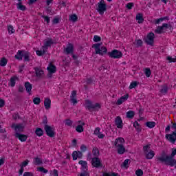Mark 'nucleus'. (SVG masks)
I'll return each instance as SVG.
<instances>
[{"instance_id": "2eb2a0df", "label": "nucleus", "mask_w": 176, "mask_h": 176, "mask_svg": "<svg viewBox=\"0 0 176 176\" xmlns=\"http://www.w3.org/2000/svg\"><path fill=\"white\" fill-rule=\"evenodd\" d=\"M128 98H129V94L122 96L117 100L116 105H122V104H123L124 101H127Z\"/></svg>"}, {"instance_id": "de8ad7c7", "label": "nucleus", "mask_w": 176, "mask_h": 176, "mask_svg": "<svg viewBox=\"0 0 176 176\" xmlns=\"http://www.w3.org/2000/svg\"><path fill=\"white\" fill-rule=\"evenodd\" d=\"M33 102L36 105H39L41 104V98H34L33 99Z\"/></svg>"}, {"instance_id": "774afa93", "label": "nucleus", "mask_w": 176, "mask_h": 176, "mask_svg": "<svg viewBox=\"0 0 176 176\" xmlns=\"http://www.w3.org/2000/svg\"><path fill=\"white\" fill-rule=\"evenodd\" d=\"M26 166H28V160L24 161V162L22 163L21 167H23V168H24V167H25Z\"/></svg>"}, {"instance_id": "bf43d9fd", "label": "nucleus", "mask_w": 176, "mask_h": 176, "mask_svg": "<svg viewBox=\"0 0 176 176\" xmlns=\"http://www.w3.org/2000/svg\"><path fill=\"white\" fill-rule=\"evenodd\" d=\"M70 98H76V91H72Z\"/></svg>"}, {"instance_id": "2f4dec72", "label": "nucleus", "mask_w": 176, "mask_h": 176, "mask_svg": "<svg viewBox=\"0 0 176 176\" xmlns=\"http://www.w3.org/2000/svg\"><path fill=\"white\" fill-rule=\"evenodd\" d=\"M100 53H98V54H100V56H104V54H105V53L108 52V49H107L106 47H101V48H100Z\"/></svg>"}, {"instance_id": "5701e85b", "label": "nucleus", "mask_w": 176, "mask_h": 176, "mask_svg": "<svg viewBox=\"0 0 176 176\" xmlns=\"http://www.w3.org/2000/svg\"><path fill=\"white\" fill-rule=\"evenodd\" d=\"M92 154L94 157H98V156H100V151L98 150V148L94 147L92 150Z\"/></svg>"}, {"instance_id": "e433bc0d", "label": "nucleus", "mask_w": 176, "mask_h": 176, "mask_svg": "<svg viewBox=\"0 0 176 176\" xmlns=\"http://www.w3.org/2000/svg\"><path fill=\"white\" fill-rule=\"evenodd\" d=\"M70 21H73V23H75L76 21H78V16L76 14H72L69 17Z\"/></svg>"}, {"instance_id": "393cba45", "label": "nucleus", "mask_w": 176, "mask_h": 176, "mask_svg": "<svg viewBox=\"0 0 176 176\" xmlns=\"http://www.w3.org/2000/svg\"><path fill=\"white\" fill-rule=\"evenodd\" d=\"M145 155H146V158L153 159V156H155V152H153V151L151 150L150 152L146 153Z\"/></svg>"}, {"instance_id": "4468645a", "label": "nucleus", "mask_w": 176, "mask_h": 176, "mask_svg": "<svg viewBox=\"0 0 176 176\" xmlns=\"http://www.w3.org/2000/svg\"><path fill=\"white\" fill-rule=\"evenodd\" d=\"M34 71H35L36 76L37 78H38L39 79L43 78V75H44L43 70H42L38 67H35Z\"/></svg>"}, {"instance_id": "c03bdc74", "label": "nucleus", "mask_w": 176, "mask_h": 176, "mask_svg": "<svg viewBox=\"0 0 176 176\" xmlns=\"http://www.w3.org/2000/svg\"><path fill=\"white\" fill-rule=\"evenodd\" d=\"M78 176H90V173L87 170H82Z\"/></svg>"}, {"instance_id": "8fccbe9b", "label": "nucleus", "mask_w": 176, "mask_h": 176, "mask_svg": "<svg viewBox=\"0 0 176 176\" xmlns=\"http://www.w3.org/2000/svg\"><path fill=\"white\" fill-rule=\"evenodd\" d=\"M38 171H40L41 173H44V174H47V173H49V170L45 169V168L43 167H39Z\"/></svg>"}, {"instance_id": "1a4fd4ad", "label": "nucleus", "mask_w": 176, "mask_h": 176, "mask_svg": "<svg viewBox=\"0 0 176 176\" xmlns=\"http://www.w3.org/2000/svg\"><path fill=\"white\" fill-rule=\"evenodd\" d=\"M54 43H56V42H54V40H53V38H48L47 40H45L43 41V46L42 47V48L47 50V49H49V47H50Z\"/></svg>"}, {"instance_id": "ddd939ff", "label": "nucleus", "mask_w": 176, "mask_h": 176, "mask_svg": "<svg viewBox=\"0 0 176 176\" xmlns=\"http://www.w3.org/2000/svg\"><path fill=\"white\" fill-rule=\"evenodd\" d=\"M16 138H19L21 142H25L27 141V139L28 138V136L27 135L20 134L19 133H15Z\"/></svg>"}, {"instance_id": "37998d69", "label": "nucleus", "mask_w": 176, "mask_h": 176, "mask_svg": "<svg viewBox=\"0 0 176 176\" xmlns=\"http://www.w3.org/2000/svg\"><path fill=\"white\" fill-rule=\"evenodd\" d=\"M167 91H168V87L167 86H164L160 89V93L162 94H167Z\"/></svg>"}, {"instance_id": "864d4df0", "label": "nucleus", "mask_w": 176, "mask_h": 176, "mask_svg": "<svg viewBox=\"0 0 176 176\" xmlns=\"http://www.w3.org/2000/svg\"><path fill=\"white\" fill-rule=\"evenodd\" d=\"M72 157H73V160H78V151H74L73 152Z\"/></svg>"}, {"instance_id": "dca6fc26", "label": "nucleus", "mask_w": 176, "mask_h": 176, "mask_svg": "<svg viewBox=\"0 0 176 176\" xmlns=\"http://www.w3.org/2000/svg\"><path fill=\"white\" fill-rule=\"evenodd\" d=\"M78 164H80L82 171H87L88 166L87 161L80 160Z\"/></svg>"}, {"instance_id": "b1692460", "label": "nucleus", "mask_w": 176, "mask_h": 176, "mask_svg": "<svg viewBox=\"0 0 176 176\" xmlns=\"http://www.w3.org/2000/svg\"><path fill=\"white\" fill-rule=\"evenodd\" d=\"M30 52L25 51V52H23V61L30 62L31 60L30 58Z\"/></svg>"}, {"instance_id": "9d476101", "label": "nucleus", "mask_w": 176, "mask_h": 176, "mask_svg": "<svg viewBox=\"0 0 176 176\" xmlns=\"http://www.w3.org/2000/svg\"><path fill=\"white\" fill-rule=\"evenodd\" d=\"M63 53L65 54H74V45L72 43H68L66 48H64Z\"/></svg>"}, {"instance_id": "20e7f679", "label": "nucleus", "mask_w": 176, "mask_h": 176, "mask_svg": "<svg viewBox=\"0 0 176 176\" xmlns=\"http://www.w3.org/2000/svg\"><path fill=\"white\" fill-rule=\"evenodd\" d=\"M96 10L101 16H102V14L107 12V4H105V1L101 0L99 3H98Z\"/></svg>"}, {"instance_id": "680f3d73", "label": "nucleus", "mask_w": 176, "mask_h": 176, "mask_svg": "<svg viewBox=\"0 0 176 176\" xmlns=\"http://www.w3.org/2000/svg\"><path fill=\"white\" fill-rule=\"evenodd\" d=\"M53 24H58L60 23V19L54 18L52 21Z\"/></svg>"}, {"instance_id": "13d9d810", "label": "nucleus", "mask_w": 176, "mask_h": 176, "mask_svg": "<svg viewBox=\"0 0 176 176\" xmlns=\"http://www.w3.org/2000/svg\"><path fill=\"white\" fill-rule=\"evenodd\" d=\"M80 149L82 151V152H86V151H87V146H86V145L85 144H82L80 147Z\"/></svg>"}, {"instance_id": "9b49d317", "label": "nucleus", "mask_w": 176, "mask_h": 176, "mask_svg": "<svg viewBox=\"0 0 176 176\" xmlns=\"http://www.w3.org/2000/svg\"><path fill=\"white\" fill-rule=\"evenodd\" d=\"M166 140H168L170 142H172V144H175L176 141V133L175 131H173L172 134H166Z\"/></svg>"}, {"instance_id": "5fc2aeb1", "label": "nucleus", "mask_w": 176, "mask_h": 176, "mask_svg": "<svg viewBox=\"0 0 176 176\" xmlns=\"http://www.w3.org/2000/svg\"><path fill=\"white\" fill-rule=\"evenodd\" d=\"M136 46L137 47H141V46H142V40L141 39L137 40Z\"/></svg>"}, {"instance_id": "423d86ee", "label": "nucleus", "mask_w": 176, "mask_h": 176, "mask_svg": "<svg viewBox=\"0 0 176 176\" xmlns=\"http://www.w3.org/2000/svg\"><path fill=\"white\" fill-rule=\"evenodd\" d=\"M108 55L111 58H122L123 57V53L118 50H113L111 52L108 53Z\"/></svg>"}, {"instance_id": "f8f14e48", "label": "nucleus", "mask_w": 176, "mask_h": 176, "mask_svg": "<svg viewBox=\"0 0 176 176\" xmlns=\"http://www.w3.org/2000/svg\"><path fill=\"white\" fill-rule=\"evenodd\" d=\"M116 126L118 129H123V120H122V118L120 116H118L115 120Z\"/></svg>"}, {"instance_id": "58836bf2", "label": "nucleus", "mask_w": 176, "mask_h": 176, "mask_svg": "<svg viewBox=\"0 0 176 176\" xmlns=\"http://www.w3.org/2000/svg\"><path fill=\"white\" fill-rule=\"evenodd\" d=\"M130 163H131L130 160L129 159H126L122 163V166H123V167H125V168H127L129 167V165L130 164Z\"/></svg>"}, {"instance_id": "0eeeda50", "label": "nucleus", "mask_w": 176, "mask_h": 176, "mask_svg": "<svg viewBox=\"0 0 176 176\" xmlns=\"http://www.w3.org/2000/svg\"><path fill=\"white\" fill-rule=\"evenodd\" d=\"M91 163L95 168H102V164H101V160L98 157L91 158Z\"/></svg>"}, {"instance_id": "a211bd4d", "label": "nucleus", "mask_w": 176, "mask_h": 176, "mask_svg": "<svg viewBox=\"0 0 176 176\" xmlns=\"http://www.w3.org/2000/svg\"><path fill=\"white\" fill-rule=\"evenodd\" d=\"M52 105V100L49 98H46L44 100V106L45 109L49 110Z\"/></svg>"}, {"instance_id": "6ab92c4d", "label": "nucleus", "mask_w": 176, "mask_h": 176, "mask_svg": "<svg viewBox=\"0 0 176 176\" xmlns=\"http://www.w3.org/2000/svg\"><path fill=\"white\" fill-rule=\"evenodd\" d=\"M25 88L27 93H28V94H31V91L32 90V84H30V82H25Z\"/></svg>"}, {"instance_id": "f257e3e1", "label": "nucleus", "mask_w": 176, "mask_h": 176, "mask_svg": "<svg viewBox=\"0 0 176 176\" xmlns=\"http://www.w3.org/2000/svg\"><path fill=\"white\" fill-rule=\"evenodd\" d=\"M176 155V148H172V153L170 155L162 156L157 158L158 162H161V163H165L166 166H170V167H174L175 166V159H174V156Z\"/></svg>"}, {"instance_id": "3c124183", "label": "nucleus", "mask_w": 176, "mask_h": 176, "mask_svg": "<svg viewBox=\"0 0 176 176\" xmlns=\"http://www.w3.org/2000/svg\"><path fill=\"white\" fill-rule=\"evenodd\" d=\"M42 18L44 19V21H46L47 24H49L50 23V17L43 15Z\"/></svg>"}, {"instance_id": "4d7b16f0", "label": "nucleus", "mask_w": 176, "mask_h": 176, "mask_svg": "<svg viewBox=\"0 0 176 176\" xmlns=\"http://www.w3.org/2000/svg\"><path fill=\"white\" fill-rule=\"evenodd\" d=\"M134 7V3H128L126 4V8L130 10L131 9H133V8Z\"/></svg>"}, {"instance_id": "6e6d98bb", "label": "nucleus", "mask_w": 176, "mask_h": 176, "mask_svg": "<svg viewBox=\"0 0 176 176\" xmlns=\"http://www.w3.org/2000/svg\"><path fill=\"white\" fill-rule=\"evenodd\" d=\"M101 41V37L99 36L95 35L94 36V42H100Z\"/></svg>"}, {"instance_id": "ea45409f", "label": "nucleus", "mask_w": 176, "mask_h": 176, "mask_svg": "<svg viewBox=\"0 0 176 176\" xmlns=\"http://www.w3.org/2000/svg\"><path fill=\"white\" fill-rule=\"evenodd\" d=\"M36 53L37 56H43V54H46V50L43 49V51L42 50H36Z\"/></svg>"}, {"instance_id": "f3484780", "label": "nucleus", "mask_w": 176, "mask_h": 176, "mask_svg": "<svg viewBox=\"0 0 176 176\" xmlns=\"http://www.w3.org/2000/svg\"><path fill=\"white\" fill-rule=\"evenodd\" d=\"M47 69L49 71L50 74H55V72H56L57 67L54 65L50 63L49 67H47Z\"/></svg>"}, {"instance_id": "bb28decb", "label": "nucleus", "mask_w": 176, "mask_h": 176, "mask_svg": "<svg viewBox=\"0 0 176 176\" xmlns=\"http://www.w3.org/2000/svg\"><path fill=\"white\" fill-rule=\"evenodd\" d=\"M135 115V112H134V111L130 110L128 112H126V118L128 119H133Z\"/></svg>"}, {"instance_id": "f03ea898", "label": "nucleus", "mask_w": 176, "mask_h": 176, "mask_svg": "<svg viewBox=\"0 0 176 176\" xmlns=\"http://www.w3.org/2000/svg\"><path fill=\"white\" fill-rule=\"evenodd\" d=\"M125 142V140L123 138H118L116 139L114 142V146L117 149V152L119 155H123L126 152V148L123 145Z\"/></svg>"}, {"instance_id": "09e8293b", "label": "nucleus", "mask_w": 176, "mask_h": 176, "mask_svg": "<svg viewBox=\"0 0 176 176\" xmlns=\"http://www.w3.org/2000/svg\"><path fill=\"white\" fill-rule=\"evenodd\" d=\"M135 174L137 176H142V175H144V171L141 169H138L135 171Z\"/></svg>"}, {"instance_id": "7ed1b4c3", "label": "nucleus", "mask_w": 176, "mask_h": 176, "mask_svg": "<svg viewBox=\"0 0 176 176\" xmlns=\"http://www.w3.org/2000/svg\"><path fill=\"white\" fill-rule=\"evenodd\" d=\"M85 107L86 109L89 111V112H92V111H98V109H101V104L99 103L94 104L91 101L87 100H85Z\"/></svg>"}, {"instance_id": "39448f33", "label": "nucleus", "mask_w": 176, "mask_h": 176, "mask_svg": "<svg viewBox=\"0 0 176 176\" xmlns=\"http://www.w3.org/2000/svg\"><path fill=\"white\" fill-rule=\"evenodd\" d=\"M144 42L146 45H149V46H153V43H155V33H148L146 38L144 39Z\"/></svg>"}, {"instance_id": "72a5a7b5", "label": "nucleus", "mask_w": 176, "mask_h": 176, "mask_svg": "<svg viewBox=\"0 0 176 176\" xmlns=\"http://www.w3.org/2000/svg\"><path fill=\"white\" fill-rule=\"evenodd\" d=\"M34 164L36 166H39V164H42V160L41 158L36 157L34 158Z\"/></svg>"}, {"instance_id": "cd10ccee", "label": "nucleus", "mask_w": 176, "mask_h": 176, "mask_svg": "<svg viewBox=\"0 0 176 176\" xmlns=\"http://www.w3.org/2000/svg\"><path fill=\"white\" fill-rule=\"evenodd\" d=\"M15 131H24V126L20 124L14 126Z\"/></svg>"}, {"instance_id": "052dcab7", "label": "nucleus", "mask_w": 176, "mask_h": 176, "mask_svg": "<svg viewBox=\"0 0 176 176\" xmlns=\"http://www.w3.org/2000/svg\"><path fill=\"white\" fill-rule=\"evenodd\" d=\"M101 130V129H100L99 127H97L95 131H94V134L95 135H98V134H100L101 132H100Z\"/></svg>"}, {"instance_id": "412c9836", "label": "nucleus", "mask_w": 176, "mask_h": 176, "mask_svg": "<svg viewBox=\"0 0 176 176\" xmlns=\"http://www.w3.org/2000/svg\"><path fill=\"white\" fill-rule=\"evenodd\" d=\"M19 80V77L14 76L10 78V85L11 87H14L16 86V80Z\"/></svg>"}, {"instance_id": "e2e57ef3", "label": "nucleus", "mask_w": 176, "mask_h": 176, "mask_svg": "<svg viewBox=\"0 0 176 176\" xmlns=\"http://www.w3.org/2000/svg\"><path fill=\"white\" fill-rule=\"evenodd\" d=\"M18 91L19 93H23L24 91V87H23V85H19L18 88Z\"/></svg>"}, {"instance_id": "69168bd1", "label": "nucleus", "mask_w": 176, "mask_h": 176, "mask_svg": "<svg viewBox=\"0 0 176 176\" xmlns=\"http://www.w3.org/2000/svg\"><path fill=\"white\" fill-rule=\"evenodd\" d=\"M23 176H34V174L31 172H25Z\"/></svg>"}, {"instance_id": "473e14b6", "label": "nucleus", "mask_w": 176, "mask_h": 176, "mask_svg": "<svg viewBox=\"0 0 176 176\" xmlns=\"http://www.w3.org/2000/svg\"><path fill=\"white\" fill-rule=\"evenodd\" d=\"M64 123H65V126H68L69 127H72V124H73L74 122L72 120H71L70 119H66V120H65Z\"/></svg>"}, {"instance_id": "a878e982", "label": "nucleus", "mask_w": 176, "mask_h": 176, "mask_svg": "<svg viewBox=\"0 0 176 176\" xmlns=\"http://www.w3.org/2000/svg\"><path fill=\"white\" fill-rule=\"evenodd\" d=\"M146 127H148V129H153V127H155V126H156V122H153V121H148L147 122H146Z\"/></svg>"}, {"instance_id": "0e129e2a", "label": "nucleus", "mask_w": 176, "mask_h": 176, "mask_svg": "<svg viewBox=\"0 0 176 176\" xmlns=\"http://www.w3.org/2000/svg\"><path fill=\"white\" fill-rule=\"evenodd\" d=\"M156 34H162L163 32L160 30V28L158 26L157 29L155 30Z\"/></svg>"}, {"instance_id": "79ce46f5", "label": "nucleus", "mask_w": 176, "mask_h": 176, "mask_svg": "<svg viewBox=\"0 0 176 176\" xmlns=\"http://www.w3.org/2000/svg\"><path fill=\"white\" fill-rule=\"evenodd\" d=\"M138 86V82L137 81H133L131 83L130 86H129V89H134L135 87H137Z\"/></svg>"}, {"instance_id": "a19ab883", "label": "nucleus", "mask_w": 176, "mask_h": 176, "mask_svg": "<svg viewBox=\"0 0 176 176\" xmlns=\"http://www.w3.org/2000/svg\"><path fill=\"white\" fill-rule=\"evenodd\" d=\"M8 34H14L15 30L13 28V26L12 25H8Z\"/></svg>"}, {"instance_id": "aec40b11", "label": "nucleus", "mask_w": 176, "mask_h": 176, "mask_svg": "<svg viewBox=\"0 0 176 176\" xmlns=\"http://www.w3.org/2000/svg\"><path fill=\"white\" fill-rule=\"evenodd\" d=\"M24 52H25V51L19 50L18 52L16 53V54L15 55V58H16V60H23V57L24 56Z\"/></svg>"}, {"instance_id": "4c0bfd02", "label": "nucleus", "mask_w": 176, "mask_h": 176, "mask_svg": "<svg viewBox=\"0 0 176 176\" xmlns=\"http://www.w3.org/2000/svg\"><path fill=\"white\" fill-rule=\"evenodd\" d=\"M84 130L85 129H83V126L82 125H78L76 127V131H77V133H83Z\"/></svg>"}, {"instance_id": "49530a36", "label": "nucleus", "mask_w": 176, "mask_h": 176, "mask_svg": "<svg viewBox=\"0 0 176 176\" xmlns=\"http://www.w3.org/2000/svg\"><path fill=\"white\" fill-rule=\"evenodd\" d=\"M166 60H168V61H169V63H175L176 62V57L173 58L170 56H168L166 57Z\"/></svg>"}, {"instance_id": "603ef678", "label": "nucleus", "mask_w": 176, "mask_h": 176, "mask_svg": "<svg viewBox=\"0 0 176 176\" xmlns=\"http://www.w3.org/2000/svg\"><path fill=\"white\" fill-rule=\"evenodd\" d=\"M70 101L73 105H76L78 104L76 98H70Z\"/></svg>"}, {"instance_id": "a18cd8bd", "label": "nucleus", "mask_w": 176, "mask_h": 176, "mask_svg": "<svg viewBox=\"0 0 176 176\" xmlns=\"http://www.w3.org/2000/svg\"><path fill=\"white\" fill-rule=\"evenodd\" d=\"M152 74V72H151V69L149 68H146L145 69V75L147 78H149L151 75Z\"/></svg>"}, {"instance_id": "338daca9", "label": "nucleus", "mask_w": 176, "mask_h": 176, "mask_svg": "<svg viewBox=\"0 0 176 176\" xmlns=\"http://www.w3.org/2000/svg\"><path fill=\"white\" fill-rule=\"evenodd\" d=\"M5 107V100L0 99V108Z\"/></svg>"}, {"instance_id": "6e6552de", "label": "nucleus", "mask_w": 176, "mask_h": 176, "mask_svg": "<svg viewBox=\"0 0 176 176\" xmlns=\"http://www.w3.org/2000/svg\"><path fill=\"white\" fill-rule=\"evenodd\" d=\"M44 130L45 131V133L48 137H50L51 138H53L55 135L54 133V129L49 125H45L44 126Z\"/></svg>"}, {"instance_id": "c9c22d12", "label": "nucleus", "mask_w": 176, "mask_h": 176, "mask_svg": "<svg viewBox=\"0 0 176 176\" xmlns=\"http://www.w3.org/2000/svg\"><path fill=\"white\" fill-rule=\"evenodd\" d=\"M8 64V60L6 58H2L0 60V65L1 67H5Z\"/></svg>"}, {"instance_id": "f704fd0d", "label": "nucleus", "mask_w": 176, "mask_h": 176, "mask_svg": "<svg viewBox=\"0 0 176 176\" xmlns=\"http://www.w3.org/2000/svg\"><path fill=\"white\" fill-rule=\"evenodd\" d=\"M133 126L135 127V129H136V130L138 131H141L142 128H141V125H140V124L138 123V122L135 121L133 123Z\"/></svg>"}, {"instance_id": "c756f323", "label": "nucleus", "mask_w": 176, "mask_h": 176, "mask_svg": "<svg viewBox=\"0 0 176 176\" xmlns=\"http://www.w3.org/2000/svg\"><path fill=\"white\" fill-rule=\"evenodd\" d=\"M100 46H101V43H97V44H94L93 47H94L95 49V52L96 54H98V53H101L100 50Z\"/></svg>"}, {"instance_id": "7c9ffc66", "label": "nucleus", "mask_w": 176, "mask_h": 176, "mask_svg": "<svg viewBox=\"0 0 176 176\" xmlns=\"http://www.w3.org/2000/svg\"><path fill=\"white\" fill-rule=\"evenodd\" d=\"M17 9L19 10H22V12H24L26 9L25 6L23 5L21 2H19L16 3Z\"/></svg>"}, {"instance_id": "c85d7f7f", "label": "nucleus", "mask_w": 176, "mask_h": 176, "mask_svg": "<svg viewBox=\"0 0 176 176\" xmlns=\"http://www.w3.org/2000/svg\"><path fill=\"white\" fill-rule=\"evenodd\" d=\"M36 135H38V137H42L43 135V130L41 128H37L35 131Z\"/></svg>"}, {"instance_id": "4be33fe9", "label": "nucleus", "mask_w": 176, "mask_h": 176, "mask_svg": "<svg viewBox=\"0 0 176 176\" xmlns=\"http://www.w3.org/2000/svg\"><path fill=\"white\" fill-rule=\"evenodd\" d=\"M136 20H138V24H142L144 23V16H142V14H138L136 15Z\"/></svg>"}]
</instances>
